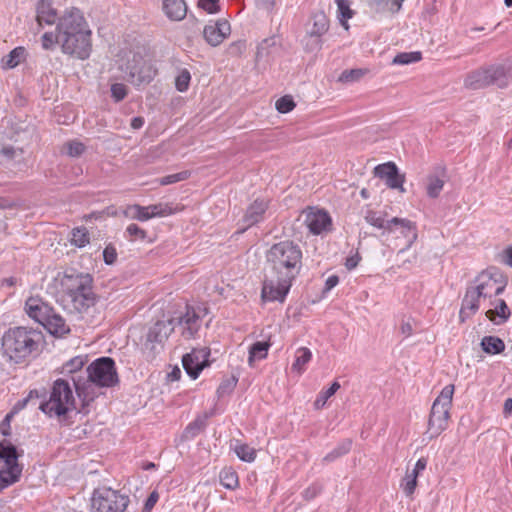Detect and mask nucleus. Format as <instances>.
Returning a JSON list of instances; mask_svg holds the SVG:
<instances>
[{
	"label": "nucleus",
	"instance_id": "680f3d73",
	"mask_svg": "<svg viewBox=\"0 0 512 512\" xmlns=\"http://www.w3.org/2000/svg\"><path fill=\"white\" fill-rule=\"evenodd\" d=\"M103 259L104 262L108 265L114 264L117 259L116 249L111 245L106 246L103 251Z\"/></svg>",
	"mask_w": 512,
	"mask_h": 512
},
{
	"label": "nucleus",
	"instance_id": "9d476101",
	"mask_svg": "<svg viewBox=\"0 0 512 512\" xmlns=\"http://www.w3.org/2000/svg\"><path fill=\"white\" fill-rule=\"evenodd\" d=\"M125 72L128 80L136 86L150 83L156 75V69L137 55H133L132 63L128 62Z\"/></svg>",
	"mask_w": 512,
	"mask_h": 512
},
{
	"label": "nucleus",
	"instance_id": "c03bdc74",
	"mask_svg": "<svg viewBox=\"0 0 512 512\" xmlns=\"http://www.w3.org/2000/svg\"><path fill=\"white\" fill-rule=\"evenodd\" d=\"M421 58H422V55L418 51L403 52V53L397 54L393 58L392 63L395 65H407V64L418 62L421 60Z\"/></svg>",
	"mask_w": 512,
	"mask_h": 512
},
{
	"label": "nucleus",
	"instance_id": "338daca9",
	"mask_svg": "<svg viewBox=\"0 0 512 512\" xmlns=\"http://www.w3.org/2000/svg\"><path fill=\"white\" fill-rule=\"evenodd\" d=\"M426 465H427V460L425 458H420L416 462L415 467L413 468V470L410 473L418 476L419 473L422 472L426 468Z\"/></svg>",
	"mask_w": 512,
	"mask_h": 512
},
{
	"label": "nucleus",
	"instance_id": "3c124183",
	"mask_svg": "<svg viewBox=\"0 0 512 512\" xmlns=\"http://www.w3.org/2000/svg\"><path fill=\"white\" fill-rule=\"evenodd\" d=\"M417 477L415 474H412L407 471L405 478L401 483V487L406 496H411L415 488L417 486Z\"/></svg>",
	"mask_w": 512,
	"mask_h": 512
},
{
	"label": "nucleus",
	"instance_id": "4be33fe9",
	"mask_svg": "<svg viewBox=\"0 0 512 512\" xmlns=\"http://www.w3.org/2000/svg\"><path fill=\"white\" fill-rule=\"evenodd\" d=\"M268 207V202L264 199H256L247 208L243 218V230L263 220L264 213Z\"/></svg>",
	"mask_w": 512,
	"mask_h": 512
},
{
	"label": "nucleus",
	"instance_id": "0e129e2a",
	"mask_svg": "<svg viewBox=\"0 0 512 512\" xmlns=\"http://www.w3.org/2000/svg\"><path fill=\"white\" fill-rule=\"evenodd\" d=\"M1 153L9 160L15 159L23 154L22 149H15L13 147L5 146L2 148Z\"/></svg>",
	"mask_w": 512,
	"mask_h": 512
},
{
	"label": "nucleus",
	"instance_id": "09e8293b",
	"mask_svg": "<svg viewBox=\"0 0 512 512\" xmlns=\"http://www.w3.org/2000/svg\"><path fill=\"white\" fill-rule=\"evenodd\" d=\"M150 219L154 217H163L172 214V209L163 203L146 206Z\"/></svg>",
	"mask_w": 512,
	"mask_h": 512
},
{
	"label": "nucleus",
	"instance_id": "4d7b16f0",
	"mask_svg": "<svg viewBox=\"0 0 512 512\" xmlns=\"http://www.w3.org/2000/svg\"><path fill=\"white\" fill-rule=\"evenodd\" d=\"M111 94L115 101L123 100L127 95V88L122 83H115L111 86Z\"/></svg>",
	"mask_w": 512,
	"mask_h": 512
},
{
	"label": "nucleus",
	"instance_id": "13d9d810",
	"mask_svg": "<svg viewBox=\"0 0 512 512\" xmlns=\"http://www.w3.org/2000/svg\"><path fill=\"white\" fill-rule=\"evenodd\" d=\"M202 428H203V422L196 420V421L190 423L186 427V429L184 431V437L193 438L196 435H198V433L202 430Z\"/></svg>",
	"mask_w": 512,
	"mask_h": 512
},
{
	"label": "nucleus",
	"instance_id": "bb28decb",
	"mask_svg": "<svg viewBox=\"0 0 512 512\" xmlns=\"http://www.w3.org/2000/svg\"><path fill=\"white\" fill-rule=\"evenodd\" d=\"M404 0H367L370 9L377 14H394L397 13Z\"/></svg>",
	"mask_w": 512,
	"mask_h": 512
},
{
	"label": "nucleus",
	"instance_id": "cd10ccee",
	"mask_svg": "<svg viewBox=\"0 0 512 512\" xmlns=\"http://www.w3.org/2000/svg\"><path fill=\"white\" fill-rule=\"evenodd\" d=\"M42 326L53 335H64L69 332V327L66 325L65 320L55 313L54 310L51 311L47 321H44Z\"/></svg>",
	"mask_w": 512,
	"mask_h": 512
},
{
	"label": "nucleus",
	"instance_id": "864d4df0",
	"mask_svg": "<svg viewBox=\"0 0 512 512\" xmlns=\"http://www.w3.org/2000/svg\"><path fill=\"white\" fill-rule=\"evenodd\" d=\"M130 241L144 240L147 236L145 230L140 228L137 224H130L125 231Z\"/></svg>",
	"mask_w": 512,
	"mask_h": 512
},
{
	"label": "nucleus",
	"instance_id": "774afa93",
	"mask_svg": "<svg viewBox=\"0 0 512 512\" xmlns=\"http://www.w3.org/2000/svg\"><path fill=\"white\" fill-rule=\"evenodd\" d=\"M503 414L508 417L512 414V398H507L503 405Z\"/></svg>",
	"mask_w": 512,
	"mask_h": 512
},
{
	"label": "nucleus",
	"instance_id": "c9c22d12",
	"mask_svg": "<svg viewBox=\"0 0 512 512\" xmlns=\"http://www.w3.org/2000/svg\"><path fill=\"white\" fill-rule=\"evenodd\" d=\"M277 45V38L275 36L266 38L262 40L256 51L255 59L257 62L262 61L263 59L267 58L270 54V51L273 47Z\"/></svg>",
	"mask_w": 512,
	"mask_h": 512
},
{
	"label": "nucleus",
	"instance_id": "052dcab7",
	"mask_svg": "<svg viewBox=\"0 0 512 512\" xmlns=\"http://www.w3.org/2000/svg\"><path fill=\"white\" fill-rule=\"evenodd\" d=\"M245 49H246V42L243 40H238L229 45L228 53L231 56H239L245 51Z\"/></svg>",
	"mask_w": 512,
	"mask_h": 512
},
{
	"label": "nucleus",
	"instance_id": "aec40b11",
	"mask_svg": "<svg viewBox=\"0 0 512 512\" xmlns=\"http://www.w3.org/2000/svg\"><path fill=\"white\" fill-rule=\"evenodd\" d=\"M489 85L500 88L506 87L512 81V69L506 64H493L486 66Z\"/></svg>",
	"mask_w": 512,
	"mask_h": 512
},
{
	"label": "nucleus",
	"instance_id": "e433bc0d",
	"mask_svg": "<svg viewBox=\"0 0 512 512\" xmlns=\"http://www.w3.org/2000/svg\"><path fill=\"white\" fill-rule=\"evenodd\" d=\"M86 150L85 145L78 140H70L63 144L61 153L69 157H79Z\"/></svg>",
	"mask_w": 512,
	"mask_h": 512
},
{
	"label": "nucleus",
	"instance_id": "f3484780",
	"mask_svg": "<svg viewBox=\"0 0 512 512\" xmlns=\"http://www.w3.org/2000/svg\"><path fill=\"white\" fill-rule=\"evenodd\" d=\"M374 173L377 177L384 179L388 187L392 189H400L404 192L403 188L404 177L399 174L397 166L392 163H384L375 167Z\"/></svg>",
	"mask_w": 512,
	"mask_h": 512
},
{
	"label": "nucleus",
	"instance_id": "b1692460",
	"mask_svg": "<svg viewBox=\"0 0 512 512\" xmlns=\"http://www.w3.org/2000/svg\"><path fill=\"white\" fill-rule=\"evenodd\" d=\"M56 9L47 0H40L36 7V20L40 27L43 25H53L58 22Z\"/></svg>",
	"mask_w": 512,
	"mask_h": 512
},
{
	"label": "nucleus",
	"instance_id": "f03ea898",
	"mask_svg": "<svg viewBox=\"0 0 512 512\" xmlns=\"http://www.w3.org/2000/svg\"><path fill=\"white\" fill-rule=\"evenodd\" d=\"M56 31L59 32V45L65 54L86 59L91 52V31L82 12L68 8L59 17Z\"/></svg>",
	"mask_w": 512,
	"mask_h": 512
},
{
	"label": "nucleus",
	"instance_id": "f257e3e1",
	"mask_svg": "<svg viewBox=\"0 0 512 512\" xmlns=\"http://www.w3.org/2000/svg\"><path fill=\"white\" fill-rule=\"evenodd\" d=\"M266 257L268 268L262 287V299L283 302L300 271L301 249L293 242L282 241L274 244Z\"/></svg>",
	"mask_w": 512,
	"mask_h": 512
},
{
	"label": "nucleus",
	"instance_id": "de8ad7c7",
	"mask_svg": "<svg viewBox=\"0 0 512 512\" xmlns=\"http://www.w3.org/2000/svg\"><path fill=\"white\" fill-rule=\"evenodd\" d=\"M365 73L366 71L363 69L345 70L341 73L338 80L342 83H353L360 80L365 75Z\"/></svg>",
	"mask_w": 512,
	"mask_h": 512
},
{
	"label": "nucleus",
	"instance_id": "412c9836",
	"mask_svg": "<svg viewBox=\"0 0 512 512\" xmlns=\"http://www.w3.org/2000/svg\"><path fill=\"white\" fill-rule=\"evenodd\" d=\"M488 307L486 317L496 325L505 323L511 315L505 300L501 298H494L493 301L483 305Z\"/></svg>",
	"mask_w": 512,
	"mask_h": 512
},
{
	"label": "nucleus",
	"instance_id": "c85d7f7f",
	"mask_svg": "<svg viewBox=\"0 0 512 512\" xmlns=\"http://www.w3.org/2000/svg\"><path fill=\"white\" fill-rule=\"evenodd\" d=\"M406 222L409 223L408 231L401 230V228H397L394 232H392L389 238L398 239L400 237L406 240L405 246L398 251V256L403 254L407 249H409L412 244L417 240L418 234L415 223L411 222L408 219H405Z\"/></svg>",
	"mask_w": 512,
	"mask_h": 512
},
{
	"label": "nucleus",
	"instance_id": "72a5a7b5",
	"mask_svg": "<svg viewBox=\"0 0 512 512\" xmlns=\"http://www.w3.org/2000/svg\"><path fill=\"white\" fill-rule=\"evenodd\" d=\"M25 57V48L16 47L2 59V63L5 68L12 69L19 65L25 59Z\"/></svg>",
	"mask_w": 512,
	"mask_h": 512
},
{
	"label": "nucleus",
	"instance_id": "ddd939ff",
	"mask_svg": "<svg viewBox=\"0 0 512 512\" xmlns=\"http://www.w3.org/2000/svg\"><path fill=\"white\" fill-rule=\"evenodd\" d=\"M209 356L210 349L207 347L193 349L190 353L183 355V368L192 379H196L201 371L209 365Z\"/></svg>",
	"mask_w": 512,
	"mask_h": 512
},
{
	"label": "nucleus",
	"instance_id": "6ab92c4d",
	"mask_svg": "<svg viewBox=\"0 0 512 512\" xmlns=\"http://www.w3.org/2000/svg\"><path fill=\"white\" fill-rule=\"evenodd\" d=\"M52 310L53 308L39 297H30L25 302L27 315L41 325L44 321H47V317Z\"/></svg>",
	"mask_w": 512,
	"mask_h": 512
},
{
	"label": "nucleus",
	"instance_id": "603ef678",
	"mask_svg": "<svg viewBox=\"0 0 512 512\" xmlns=\"http://www.w3.org/2000/svg\"><path fill=\"white\" fill-rule=\"evenodd\" d=\"M275 107L279 113H288L294 109L295 102L291 96L285 95L276 101Z\"/></svg>",
	"mask_w": 512,
	"mask_h": 512
},
{
	"label": "nucleus",
	"instance_id": "bf43d9fd",
	"mask_svg": "<svg viewBox=\"0 0 512 512\" xmlns=\"http://www.w3.org/2000/svg\"><path fill=\"white\" fill-rule=\"evenodd\" d=\"M219 0H200L198 6L209 14L219 11Z\"/></svg>",
	"mask_w": 512,
	"mask_h": 512
},
{
	"label": "nucleus",
	"instance_id": "ea45409f",
	"mask_svg": "<svg viewBox=\"0 0 512 512\" xmlns=\"http://www.w3.org/2000/svg\"><path fill=\"white\" fill-rule=\"evenodd\" d=\"M124 214L132 219H136L139 221H147L150 219V215H148L146 206H140L138 204H133L127 206Z\"/></svg>",
	"mask_w": 512,
	"mask_h": 512
},
{
	"label": "nucleus",
	"instance_id": "39448f33",
	"mask_svg": "<svg viewBox=\"0 0 512 512\" xmlns=\"http://www.w3.org/2000/svg\"><path fill=\"white\" fill-rule=\"evenodd\" d=\"M43 343L44 335L41 331L22 326L10 328L2 336L3 353L15 363L38 354Z\"/></svg>",
	"mask_w": 512,
	"mask_h": 512
},
{
	"label": "nucleus",
	"instance_id": "6e6552de",
	"mask_svg": "<svg viewBox=\"0 0 512 512\" xmlns=\"http://www.w3.org/2000/svg\"><path fill=\"white\" fill-rule=\"evenodd\" d=\"M129 498L111 488L102 487L94 490L91 512H124Z\"/></svg>",
	"mask_w": 512,
	"mask_h": 512
},
{
	"label": "nucleus",
	"instance_id": "423d86ee",
	"mask_svg": "<svg viewBox=\"0 0 512 512\" xmlns=\"http://www.w3.org/2000/svg\"><path fill=\"white\" fill-rule=\"evenodd\" d=\"M39 408L50 417H57L60 421L76 409L75 398L68 381L58 379L53 383L49 399L41 402Z\"/></svg>",
	"mask_w": 512,
	"mask_h": 512
},
{
	"label": "nucleus",
	"instance_id": "79ce46f5",
	"mask_svg": "<svg viewBox=\"0 0 512 512\" xmlns=\"http://www.w3.org/2000/svg\"><path fill=\"white\" fill-rule=\"evenodd\" d=\"M340 388V384L335 381L332 383V385L325 391H321L315 402H314V407L315 409L319 410L321 408H323L327 402V400L332 397L336 392L337 390Z\"/></svg>",
	"mask_w": 512,
	"mask_h": 512
},
{
	"label": "nucleus",
	"instance_id": "c756f323",
	"mask_svg": "<svg viewBox=\"0 0 512 512\" xmlns=\"http://www.w3.org/2000/svg\"><path fill=\"white\" fill-rule=\"evenodd\" d=\"M68 300L72 303L75 310L83 312L94 304L95 296L92 288H90L88 291H84L68 298Z\"/></svg>",
	"mask_w": 512,
	"mask_h": 512
},
{
	"label": "nucleus",
	"instance_id": "5701e85b",
	"mask_svg": "<svg viewBox=\"0 0 512 512\" xmlns=\"http://www.w3.org/2000/svg\"><path fill=\"white\" fill-rule=\"evenodd\" d=\"M175 328V320L156 322L149 330L148 341L158 344L163 343Z\"/></svg>",
	"mask_w": 512,
	"mask_h": 512
},
{
	"label": "nucleus",
	"instance_id": "0eeeda50",
	"mask_svg": "<svg viewBox=\"0 0 512 512\" xmlns=\"http://www.w3.org/2000/svg\"><path fill=\"white\" fill-rule=\"evenodd\" d=\"M453 395L454 385H446L433 402L428 423L430 437L439 436L447 428Z\"/></svg>",
	"mask_w": 512,
	"mask_h": 512
},
{
	"label": "nucleus",
	"instance_id": "a18cd8bd",
	"mask_svg": "<svg viewBox=\"0 0 512 512\" xmlns=\"http://www.w3.org/2000/svg\"><path fill=\"white\" fill-rule=\"evenodd\" d=\"M71 242L79 248L85 247L89 243V233L86 228L73 229Z\"/></svg>",
	"mask_w": 512,
	"mask_h": 512
},
{
	"label": "nucleus",
	"instance_id": "f8f14e48",
	"mask_svg": "<svg viewBox=\"0 0 512 512\" xmlns=\"http://www.w3.org/2000/svg\"><path fill=\"white\" fill-rule=\"evenodd\" d=\"M302 216L305 226L314 235H320L331 230V217L322 209L309 207L303 211Z\"/></svg>",
	"mask_w": 512,
	"mask_h": 512
},
{
	"label": "nucleus",
	"instance_id": "dca6fc26",
	"mask_svg": "<svg viewBox=\"0 0 512 512\" xmlns=\"http://www.w3.org/2000/svg\"><path fill=\"white\" fill-rule=\"evenodd\" d=\"M231 33L230 23L226 19L210 22L203 29V37L211 46L220 45Z\"/></svg>",
	"mask_w": 512,
	"mask_h": 512
},
{
	"label": "nucleus",
	"instance_id": "a211bd4d",
	"mask_svg": "<svg viewBox=\"0 0 512 512\" xmlns=\"http://www.w3.org/2000/svg\"><path fill=\"white\" fill-rule=\"evenodd\" d=\"M311 22L312 26L307 28V38L311 42L312 50L319 49L321 46L320 37L327 32L329 22L323 12L315 13Z\"/></svg>",
	"mask_w": 512,
	"mask_h": 512
},
{
	"label": "nucleus",
	"instance_id": "8fccbe9b",
	"mask_svg": "<svg viewBox=\"0 0 512 512\" xmlns=\"http://www.w3.org/2000/svg\"><path fill=\"white\" fill-rule=\"evenodd\" d=\"M190 177L189 171H181L175 174L167 175L164 177H161L157 180L159 185L166 186L171 185L180 181H184Z\"/></svg>",
	"mask_w": 512,
	"mask_h": 512
},
{
	"label": "nucleus",
	"instance_id": "4468645a",
	"mask_svg": "<svg viewBox=\"0 0 512 512\" xmlns=\"http://www.w3.org/2000/svg\"><path fill=\"white\" fill-rule=\"evenodd\" d=\"M93 278L88 273H65L61 285L67 299L92 288Z\"/></svg>",
	"mask_w": 512,
	"mask_h": 512
},
{
	"label": "nucleus",
	"instance_id": "f704fd0d",
	"mask_svg": "<svg viewBox=\"0 0 512 512\" xmlns=\"http://www.w3.org/2000/svg\"><path fill=\"white\" fill-rule=\"evenodd\" d=\"M312 353L306 347H301L296 351V359L292 364V370L301 374L304 371L305 365L311 360Z\"/></svg>",
	"mask_w": 512,
	"mask_h": 512
},
{
	"label": "nucleus",
	"instance_id": "37998d69",
	"mask_svg": "<svg viewBox=\"0 0 512 512\" xmlns=\"http://www.w3.org/2000/svg\"><path fill=\"white\" fill-rule=\"evenodd\" d=\"M219 477L220 483L227 489L233 490L239 484L237 473L231 469H223Z\"/></svg>",
	"mask_w": 512,
	"mask_h": 512
},
{
	"label": "nucleus",
	"instance_id": "9b49d317",
	"mask_svg": "<svg viewBox=\"0 0 512 512\" xmlns=\"http://www.w3.org/2000/svg\"><path fill=\"white\" fill-rule=\"evenodd\" d=\"M365 220L371 226L382 230L381 236L384 237L386 241H389L390 234L397 228H401V230L404 231H408L409 229V223L405 221V218L394 217L387 220L384 215L373 210L367 211Z\"/></svg>",
	"mask_w": 512,
	"mask_h": 512
},
{
	"label": "nucleus",
	"instance_id": "7c9ffc66",
	"mask_svg": "<svg viewBox=\"0 0 512 512\" xmlns=\"http://www.w3.org/2000/svg\"><path fill=\"white\" fill-rule=\"evenodd\" d=\"M480 345L482 350L490 355L499 354L505 349L503 340L496 336H484Z\"/></svg>",
	"mask_w": 512,
	"mask_h": 512
},
{
	"label": "nucleus",
	"instance_id": "a19ab883",
	"mask_svg": "<svg viewBox=\"0 0 512 512\" xmlns=\"http://www.w3.org/2000/svg\"><path fill=\"white\" fill-rule=\"evenodd\" d=\"M351 445L352 442L349 439L342 441L335 449H333L323 458V461L333 462L337 458L347 454L351 449Z\"/></svg>",
	"mask_w": 512,
	"mask_h": 512
},
{
	"label": "nucleus",
	"instance_id": "69168bd1",
	"mask_svg": "<svg viewBox=\"0 0 512 512\" xmlns=\"http://www.w3.org/2000/svg\"><path fill=\"white\" fill-rule=\"evenodd\" d=\"M321 491V486L319 485H312L310 486L309 488H307L304 492V496L306 499H312L314 498L317 494H319Z\"/></svg>",
	"mask_w": 512,
	"mask_h": 512
},
{
	"label": "nucleus",
	"instance_id": "a878e982",
	"mask_svg": "<svg viewBox=\"0 0 512 512\" xmlns=\"http://www.w3.org/2000/svg\"><path fill=\"white\" fill-rule=\"evenodd\" d=\"M486 67L479 68L467 74L464 80V86L471 90H479L489 85Z\"/></svg>",
	"mask_w": 512,
	"mask_h": 512
},
{
	"label": "nucleus",
	"instance_id": "2eb2a0df",
	"mask_svg": "<svg viewBox=\"0 0 512 512\" xmlns=\"http://www.w3.org/2000/svg\"><path fill=\"white\" fill-rule=\"evenodd\" d=\"M201 310L193 307H186V312L174 319L186 339L193 338L201 326Z\"/></svg>",
	"mask_w": 512,
	"mask_h": 512
},
{
	"label": "nucleus",
	"instance_id": "393cba45",
	"mask_svg": "<svg viewBox=\"0 0 512 512\" xmlns=\"http://www.w3.org/2000/svg\"><path fill=\"white\" fill-rule=\"evenodd\" d=\"M162 9L172 21H181L187 14V5L184 0H163Z\"/></svg>",
	"mask_w": 512,
	"mask_h": 512
},
{
	"label": "nucleus",
	"instance_id": "e2e57ef3",
	"mask_svg": "<svg viewBox=\"0 0 512 512\" xmlns=\"http://www.w3.org/2000/svg\"><path fill=\"white\" fill-rule=\"evenodd\" d=\"M400 332L404 337H410L413 332V321L411 319H403L400 324Z\"/></svg>",
	"mask_w": 512,
	"mask_h": 512
},
{
	"label": "nucleus",
	"instance_id": "49530a36",
	"mask_svg": "<svg viewBox=\"0 0 512 512\" xmlns=\"http://www.w3.org/2000/svg\"><path fill=\"white\" fill-rule=\"evenodd\" d=\"M337 6H338V18L340 23L345 29H348L347 21L350 19L353 15L352 10L349 8L348 3L345 0H337Z\"/></svg>",
	"mask_w": 512,
	"mask_h": 512
},
{
	"label": "nucleus",
	"instance_id": "473e14b6",
	"mask_svg": "<svg viewBox=\"0 0 512 512\" xmlns=\"http://www.w3.org/2000/svg\"><path fill=\"white\" fill-rule=\"evenodd\" d=\"M85 363L86 360L84 357H74L63 365L62 373L72 374V378L75 376H85V371H82Z\"/></svg>",
	"mask_w": 512,
	"mask_h": 512
},
{
	"label": "nucleus",
	"instance_id": "6e6d98bb",
	"mask_svg": "<svg viewBox=\"0 0 512 512\" xmlns=\"http://www.w3.org/2000/svg\"><path fill=\"white\" fill-rule=\"evenodd\" d=\"M55 44H59V32H46L42 35V46L45 50L52 49Z\"/></svg>",
	"mask_w": 512,
	"mask_h": 512
},
{
	"label": "nucleus",
	"instance_id": "20e7f679",
	"mask_svg": "<svg viewBox=\"0 0 512 512\" xmlns=\"http://www.w3.org/2000/svg\"><path fill=\"white\" fill-rule=\"evenodd\" d=\"M118 382L113 359L102 357L92 362L85 371V376L73 377V384L83 404H88L95 397L94 386L111 387Z\"/></svg>",
	"mask_w": 512,
	"mask_h": 512
},
{
	"label": "nucleus",
	"instance_id": "58836bf2",
	"mask_svg": "<svg viewBox=\"0 0 512 512\" xmlns=\"http://www.w3.org/2000/svg\"><path fill=\"white\" fill-rule=\"evenodd\" d=\"M234 452L236 455L245 462H253L256 458V451L254 448L247 444L239 443L238 441L234 445Z\"/></svg>",
	"mask_w": 512,
	"mask_h": 512
},
{
	"label": "nucleus",
	"instance_id": "1a4fd4ad",
	"mask_svg": "<svg viewBox=\"0 0 512 512\" xmlns=\"http://www.w3.org/2000/svg\"><path fill=\"white\" fill-rule=\"evenodd\" d=\"M18 453L16 447L9 442H0V472L6 477H13L17 482L22 473V466L18 463Z\"/></svg>",
	"mask_w": 512,
	"mask_h": 512
},
{
	"label": "nucleus",
	"instance_id": "2f4dec72",
	"mask_svg": "<svg viewBox=\"0 0 512 512\" xmlns=\"http://www.w3.org/2000/svg\"><path fill=\"white\" fill-rule=\"evenodd\" d=\"M270 343L268 342H256L249 348L248 364L253 366L254 361L262 360L267 357Z\"/></svg>",
	"mask_w": 512,
	"mask_h": 512
},
{
	"label": "nucleus",
	"instance_id": "5fc2aeb1",
	"mask_svg": "<svg viewBox=\"0 0 512 512\" xmlns=\"http://www.w3.org/2000/svg\"><path fill=\"white\" fill-rule=\"evenodd\" d=\"M190 80H191L190 72L186 69L182 70L178 74V76L176 77V80H175L176 89L179 92H185L189 87Z\"/></svg>",
	"mask_w": 512,
	"mask_h": 512
},
{
	"label": "nucleus",
	"instance_id": "4c0bfd02",
	"mask_svg": "<svg viewBox=\"0 0 512 512\" xmlns=\"http://www.w3.org/2000/svg\"><path fill=\"white\" fill-rule=\"evenodd\" d=\"M444 183H445V181L442 178L435 176V175H430L427 178V184H426L427 195L430 198L438 197L444 187Z\"/></svg>",
	"mask_w": 512,
	"mask_h": 512
},
{
	"label": "nucleus",
	"instance_id": "7ed1b4c3",
	"mask_svg": "<svg viewBox=\"0 0 512 512\" xmlns=\"http://www.w3.org/2000/svg\"><path fill=\"white\" fill-rule=\"evenodd\" d=\"M506 287V280L499 270L490 268L482 271L467 287L460 309V319L474 315L482 305L497 298Z\"/></svg>",
	"mask_w": 512,
	"mask_h": 512
}]
</instances>
